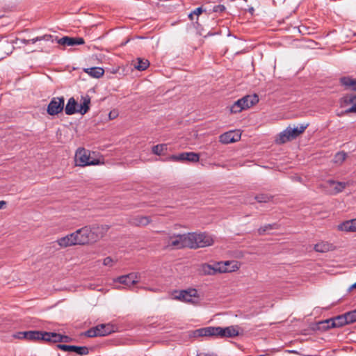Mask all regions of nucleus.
Returning <instances> with one entry per match:
<instances>
[{
	"label": "nucleus",
	"instance_id": "obj_1",
	"mask_svg": "<svg viewBox=\"0 0 356 356\" xmlns=\"http://www.w3.org/2000/svg\"><path fill=\"white\" fill-rule=\"evenodd\" d=\"M240 327L231 325L225 327H207L195 330L194 337H220L221 338H233L239 335Z\"/></svg>",
	"mask_w": 356,
	"mask_h": 356
},
{
	"label": "nucleus",
	"instance_id": "obj_2",
	"mask_svg": "<svg viewBox=\"0 0 356 356\" xmlns=\"http://www.w3.org/2000/svg\"><path fill=\"white\" fill-rule=\"evenodd\" d=\"M232 261L218 262L213 266L208 264H202L198 268V273L201 275H213L218 273H227L235 271L238 268L236 265L232 266V268H229L228 266L232 264Z\"/></svg>",
	"mask_w": 356,
	"mask_h": 356
},
{
	"label": "nucleus",
	"instance_id": "obj_3",
	"mask_svg": "<svg viewBox=\"0 0 356 356\" xmlns=\"http://www.w3.org/2000/svg\"><path fill=\"white\" fill-rule=\"evenodd\" d=\"M188 240L190 248H204L211 245L213 243L212 236L204 233H188Z\"/></svg>",
	"mask_w": 356,
	"mask_h": 356
},
{
	"label": "nucleus",
	"instance_id": "obj_4",
	"mask_svg": "<svg viewBox=\"0 0 356 356\" xmlns=\"http://www.w3.org/2000/svg\"><path fill=\"white\" fill-rule=\"evenodd\" d=\"M307 127L308 124H301L300 127H296L289 126L279 134V136L275 140L276 143L283 144L296 138L300 134L305 131Z\"/></svg>",
	"mask_w": 356,
	"mask_h": 356
},
{
	"label": "nucleus",
	"instance_id": "obj_5",
	"mask_svg": "<svg viewBox=\"0 0 356 356\" xmlns=\"http://www.w3.org/2000/svg\"><path fill=\"white\" fill-rule=\"evenodd\" d=\"M75 164L77 166L84 167L87 165H95L99 163L98 159L92 158L90 152L85 148L79 147L77 149L74 156Z\"/></svg>",
	"mask_w": 356,
	"mask_h": 356
},
{
	"label": "nucleus",
	"instance_id": "obj_6",
	"mask_svg": "<svg viewBox=\"0 0 356 356\" xmlns=\"http://www.w3.org/2000/svg\"><path fill=\"white\" fill-rule=\"evenodd\" d=\"M114 332V326L111 324H100L84 332L88 337L106 336Z\"/></svg>",
	"mask_w": 356,
	"mask_h": 356
},
{
	"label": "nucleus",
	"instance_id": "obj_7",
	"mask_svg": "<svg viewBox=\"0 0 356 356\" xmlns=\"http://www.w3.org/2000/svg\"><path fill=\"white\" fill-rule=\"evenodd\" d=\"M171 247L176 249H181L186 247L189 248L188 234L169 236L166 248Z\"/></svg>",
	"mask_w": 356,
	"mask_h": 356
},
{
	"label": "nucleus",
	"instance_id": "obj_8",
	"mask_svg": "<svg viewBox=\"0 0 356 356\" xmlns=\"http://www.w3.org/2000/svg\"><path fill=\"white\" fill-rule=\"evenodd\" d=\"M200 160V155L195 152H182L177 155H171L168 157L165 161H172L175 162H184L188 161L192 163H197Z\"/></svg>",
	"mask_w": 356,
	"mask_h": 356
},
{
	"label": "nucleus",
	"instance_id": "obj_9",
	"mask_svg": "<svg viewBox=\"0 0 356 356\" xmlns=\"http://www.w3.org/2000/svg\"><path fill=\"white\" fill-rule=\"evenodd\" d=\"M64 104L65 99L63 97L52 98L47 106V113L50 115L60 113L64 109Z\"/></svg>",
	"mask_w": 356,
	"mask_h": 356
},
{
	"label": "nucleus",
	"instance_id": "obj_10",
	"mask_svg": "<svg viewBox=\"0 0 356 356\" xmlns=\"http://www.w3.org/2000/svg\"><path fill=\"white\" fill-rule=\"evenodd\" d=\"M90 230L88 226L83 227L74 232L76 245H86L92 243L90 240Z\"/></svg>",
	"mask_w": 356,
	"mask_h": 356
},
{
	"label": "nucleus",
	"instance_id": "obj_11",
	"mask_svg": "<svg viewBox=\"0 0 356 356\" xmlns=\"http://www.w3.org/2000/svg\"><path fill=\"white\" fill-rule=\"evenodd\" d=\"M179 294L175 297V299L189 303H195L197 302L193 298H197V291L195 289L188 290H182L179 291Z\"/></svg>",
	"mask_w": 356,
	"mask_h": 356
},
{
	"label": "nucleus",
	"instance_id": "obj_12",
	"mask_svg": "<svg viewBox=\"0 0 356 356\" xmlns=\"http://www.w3.org/2000/svg\"><path fill=\"white\" fill-rule=\"evenodd\" d=\"M90 230V240L92 243L102 238L109 229L108 225H92L88 226Z\"/></svg>",
	"mask_w": 356,
	"mask_h": 356
},
{
	"label": "nucleus",
	"instance_id": "obj_13",
	"mask_svg": "<svg viewBox=\"0 0 356 356\" xmlns=\"http://www.w3.org/2000/svg\"><path fill=\"white\" fill-rule=\"evenodd\" d=\"M44 332L31 330L20 332L17 334V338L29 341H44Z\"/></svg>",
	"mask_w": 356,
	"mask_h": 356
},
{
	"label": "nucleus",
	"instance_id": "obj_14",
	"mask_svg": "<svg viewBox=\"0 0 356 356\" xmlns=\"http://www.w3.org/2000/svg\"><path fill=\"white\" fill-rule=\"evenodd\" d=\"M58 349L67 352H74L79 355H86L89 353V348L87 346H77L72 345L58 344Z\"/></svg>",
	"mask_w": 356,
	"mask_h": 356
},
{
	"label": "nucleus",
	"instance_id": "obj_15",
	"mask_svg": "<svg viewBox=\"0 0 356 356\" xmlns=\"http://www.w3.org/2000/svg\"><path fill=\"white\" fill-rule=\"evenodd\" d=\"M56 42L63 46H74L84 44L85 41L83 38H72L69 36H64L61 38L55 37Z\"/></svg>",
	"mask_w": 356,
	"mask_h": 356
},
{
	"label": "nucleus",
	"instance_id": "obj_16",
	"mask_svg": "<svg viewBox=\"0 0 356 356\" xmlns=\"http://www.w3.org/2000/svg\"><path fill=\"white\" fill-rule=\"evenodd\" d=\"M325 323L327 324V328L340 327L348 324L346 313L332 318L327 319Z\"/></svg>",
	"mask_w": 356,
	"mask_h": 356
},
{
	"label": "nucleus",
	"instance_id": "obj_17",
	"mask_svg": "<svg viewBox=\"0 0 356 356\" xmlns=\"http://www.w3.org/2000/svg\"><path fill=\"white\" fill-rule=\"evenodd\" d=\"M241 138V134L234 131H229L221 134L219 141L222 144H229L236 142Z\"/></svg>",
	"mask_w": 356,
	"mask_h": 356
},
{
	"label": "nucleus",
	"instance_id": "obj_18",
	"mask_svg": "<svg viewBox=\"0 0 356 356\" xmlns=\"http://www.w3.org/2000/svg\"><path fill=\"white\" fill-rule=\"evenodd\" d=\"M259 102V97L256 94L245 95L238 99V104L241 103L244 109L248 108Z\"/></svg>",
	"mask_w": 356,
	"mask_h": 356
},
{
	"label": "nucleus",
	"instance_id": "obj_19",
	"mask_svg": "<svg viewBox=\"0 0 356 356\" xmlns=\"http://www.w3.org/2000/svg\"><path fill=\"white\" fill-rule=\"evenodd\" d=\"M117 281L122 284H124L127 286H131L136 283H138V275L136 273H129L126 275H122L118 277Z\"/></svg>",
	"mask_w": 356,
	"mask_h": 356
},
{
	"label": "nucleus",
	"instance_id": "obj_20",
	"mask_svg": "<svg viewBox=\"0 0 356 356\" xmlns=\"http://www.w3.org/2000/svg\"><path fill=\"white\" fill-rule=\"evenodd\" d=\"M56 242L61 248H67L69 246L76 245V242L75 240L74 232L67 234L65 236L58 238Z\"/></svg>",
	"mask_w": 356,
	"mask_h": 356
},
{
	"label": "nucleus",
	"instance_id": "obj_21",
	"mask_svg": "<svg viewBox=\"0 0 356 356\" xmlns=\"http://www.w3.org/2000/svg\"><path fill=\"white\" fill-rule=\"evenodd\" d=\"M338 229L347 232H356V218L341 223L338 225Z\"/></svg>",
	"mask_w": 356,
	"mask_h": 356
},
{
	"label": "nucleus",
	"instance_id": "obj_22",
	"mask_svg": "<svg viewBox=\"0 0 356 356\" xmlns=\"http://www.w3.org/2000/svg\"><path fill=\"white\" fill-rule=\"evenodd\" d=\"M90 97L89 95L81 97V102L80 105L78 104V113L81 115L86 114L90 109Z\"/></svg>",
	"mask_w": 356,
	"mask_h": 356
},
{
	"label": "nucleus",
	"instance_id": "obj_23",
	"mask_svg": "<svg viewBox=\"0 0 356 356\" xmlns=\"http://www.w3.org/2000/svg\"><path fill=\"white\" fill-rule=\"evenodd\" d=\"M64 108L65 113L68 115L78 113V103L74 97H71L68 99V102Z\"/></svg>",
	"mask_w": 356,
	"mask_h": 356
},
{
	"label": "nucleus",
	"instance_id": "obj_24",
	"mask_svg": "<svg viewBox=\"0 0 356 356\" xmlns=\"http://www.w3.org/2000/svg\"><path fill=\"white\" fill-rule=\"evenodd\" d=\"M151 219L149 216H138L130 220V223L135 226H146L149 224Z\"/></svg>",
	"mask_w": 356,
	"mask_h": 356
},
{
	"label": "nucleus",
	"instance_id": "obj_25",
	"mask_svg": "<svg viewBox=\"0 0 356 356\" xmlns=\"http://www.w3.org/2000/svg\"><path fill=\"white\" fill-rule=\"evenodd\" d=\"M333 245L325 241H321L314 245V250L318 252H327L333 250Z\"/></svg>",
	"mask_w": 356,
	"mask_h": 356
},
{
	"label": "nucleus",
	"instance_id": "obj_26",
	"mask_svg": "<svg viewBox=\"0 0 356 356\" xmlns=\"http://www.w3.org/2000/svg\"><path fill=\"white\" fill-rule=\"evenodd\" d=\"M84 72L88 73L90 76L94 78H100L103 76L104 70L100 67H93L90 68H85Z\"/></svg>",
	"mask_w": 356,
	"mask_h": 356
},
{
	"label": "nucleus",
	"instance_id": "obj_27",
	"mask_svg": "<svg viewBox=\"0 0 356 356\" xmlns=\"http://www.w3.org/2000/svg\"><path fill=\"white\" fill-rule=\"evenodd\" d=\"M44 341L51 343L61 342L60 334L44 332Z\"/></svg>",
	"mask_w": 356,
	"mask_h": 356
},
{
	"label": "nucleus",
	"instance_id": "obj_28",
	"mask_svg": "<svg viewBox=\"0 0 356 356\" xmlns=\"http://www.w3.org/2000/svg\"><path fill=\"white\" fill-rule=\"evenodd\" d=\"M340 83L342 86L351 88L353 90L356 91V79H352L349 76H343L340 79Z\"/></svg>",
	"mask_w": 356,
	"mask_h": 356
},
{
	"label": "nucleus",
	"instance_id": "obj_29",
	"mask_svg": "<svg viewBox=\"0 0 356 356\" xmlns=\"http://www.w3.org/2000/svg\"><path fill=\"white\" fill-rule=\"evenodd\" d=\"M167 149L168 147L166 144H159L152 147V152L153 154L160 156L164 154V152L167 151Z\"/></svg>",
	"mask_w": 356,
	"mask_h": 356
},
{
	"label": "nucleus",
	"instance_id": "obj_30",
	"mask_svg": "<svg viewBox=\"0 0 356 356\" xmlns=\"http://www.w3.org/2000/svg\"><path fill=\"white\" fill-rule=\"evenodd\" d=\"M137 64L135 65V67L139 71L145 70L149 65V62L147 59L140 58L137 59Z\"/></svg>",
	"mask_w": 356,
	"mask_h": 356
},
{
	"label": "nucleus",
	"instance_id": "obj_31",
	"mask_svg": "<svg viewBox=\"0 0 356 356\" xmlns=\"http://www.w3.org/2000/svg\"><path fill=\"white\" fill-rule=\"evenodd\" d=\"M329 183L331 186H333V189L336 193L341 192L346 186V184L345 182L330 180L329 181Z\"/></svg>",
	"mask_w": 356,
	"mask_h": 356
},
{
	"label": "nucleus",
	"instance_id": "obj_32",
	"mask_svg": "<svg viewBox=\"0 0 356 356\" xmlns=\"http://www.w3.org/2000/svg\"><path fill=\"white\" fill-rule=\"evenodd\" d=\"M254 199L259 203H266L273 199V196L268 194L261 193L254 197Z\"/></svg>",
	"mask_w": 356,
	"mask_h": 356
},
{
	"label": "nucleus",
	"instance_id": "obj_33",
	"mask_svg": "<svg viewBox=\"0 0 356 356\" xmlns=\"http://www.w3.org/2000/svg\"><path fill=\"white\" fill-rule=\"evenodd\" d=\"M278 225L277 223H273V224H267L265 225L258 229V233L259 235H263L266 233V232L273 229H277Z\"/></svg>",
	"mask_w": 356,
	"mask_h": 356
},
{
	"label": "nucleus",
	"instance_id": "obj_34",
	"mask_svg": "<svg viewBox=\"0 0 356 356\" xmlns=\"http://www.w3.org/2000/svg\"><path fill=\"white\" fill-rule=\"evenodd\" d=\"M346 158V154L344 152H339L337 153L334 158V161L336 163H342Z\"/></svg>",
	"mask_w": 356,
	"mask_h": 356
},
{
	"label": "nucleus",
	"instance_id": "obj_35",
	"mask_svg": "<svg viewBox=\"0 0 356 356\" xmlns=\"http://www.w3.org/2000/svg\"><path fill=\"white\" fill-rule=\"evenodd\" d=\"M348 324L356 322V309L346 313Z\"/></svg>",
	"mask_w": 356,
	"mask_h": 356
},
{
	"label": "nucleus",
	"instance_id": "obj_36",
	"mask_svg": "<svg viewBox=\"0 0 356 356\" xmlns=\"http://www.w3.org/2000/svg\"><path fill=\"white\" fill-rule=\"evenodd\" d=\"M242 110H244L241 104H238V100L234 102V104L231 106L230 111L232 113H237L241 112Z\"/></svg>",
	"mask_w": 356,
	"mask_h": 356
},
{
	"label": "nucleus",
	"instance_id": "obj_37",
	"mask_svg": "<svg viewBox=\"0 0 356 356\" xmlns=\"http://www.w3.org/2000/svg\"><path fill=\"white\" fill-rule=\"evenodd\" d=\"M343 99L345 104L353 105L356 102V95L353 94L347 95Z\"/></svg>",
	"mask_w": 356,
	"mask_h": 356
},
{
	"label": "nucleus",
	"instance_id": "obj_38",
	"mask_svg": "<svg viewBox=\"0 0 356 356\" xmlns=\"http://www.w3.org/2000/svg\"><path fill=\"white\" fill-rule=\"evenodd\" d=\"M40 41L44 40V41H51V42H56L55 37H54L51 35L45 34L41 36H38Z\"/></svg>",
	"mask_w": 356,
	"mask_h": 356
},
{
	"label": "nucleus",
	"instance_id": "obj_39",
	"mask_svg": "<svg viewBox=\"0 0 356 356\" xmlns=\"http://www.w3.org/2000/svg\"><path fill=\"white\" fill-rule=\"evenodd\" d=\"M203 12V9L202 7H198L197 8H195L192 13H191L189 15H188V17L193 20V15H195L197 16L200 15V14H202Z\"/></svg>",
	"mask_w": 356,
	"mask_h": 356
},
{
	"label": "nucleus",
	"instance_id": "obj_40",
	"mask_svg": "<svg viewBox=\"0 0 356 356\" xmlns=\"http://www.w3.org/2000/svg\"><path fill=\"white\" fill-rule=\"evenodd\" d=\"M212 10L214 13H222L225 10V6L222 4L216 5L213 6Z\"/></svg>",
	"mask_w": 356,
	"mask_h": 356
},
{
	"label": "nucleus",
	"instance_id": "obj_41",
	"mask_svg": "<svg viewBox=\"0 0 356 356\" xmlns=\"http://www.w3.org/2000/svg\"><path fill=\"white\" fill-rule=\"evenodd\" d=\"M113 260L111 259V257H106L104 261H103V264L104 266H112L113 265Z\"/></svg>",
	"mask_w": 356,
	"mask_h": 356
},
{
	"label": "nucleus",
	"instance_id": "obj_42",
	"mask_svg": "<svg viewBox=\"0 0 356 356\" xmlns=\"http://www.w3.org/2000/svg\"><path fill=\"white\" fill-rule=\"evenodd\" d=\"M61 342L70 343L72 341V339L67 335L60 334Z\"/></svg>",
	"mask_w": 356,
	"mask_h": 356
},
{
	"label": "nucleus",
	"instance_id": "obj_43",
	"mask_svg": "<svg viewBox=\"0 0 356 356\" xmlns=\"http://www.w3.org/2000/svg\"><path fill=\"white\" fill-rule=\"evenodd\" d=\"M346 113H356V102L347 110H346Z\"/></svg>",
	"mask_w": 356,
	"mask_h": 356
},
{
	"label": "nucleus",
	"instance_id": "obj_44",
	"mask_svg": "<svg viewBox=\"0 0 356 356\" xmlns=\"http://www.w3.org/2000/svg\"><path fill=\"white\" fill-rule=\"evenodd\" d=\"M29 44H30V43H31V44H35L36 42L40 41V39H39V38H38V37H36V38H32V39L29 40Z\"/></svg>",
	"mask_w": 356,
	"mask_h": 356
},
{
	"label": "nucleus",
	"instance_id": "obj_45",
	"mask_svg": "<svg viewBox=\"0 0 356 356\" xmlns=\"http://www.w3.org/2000/svg\"><path fill=\"white\" fill-rule=\"evenodd\" d=\"M20 42L24 44H29V40L26 39H20Z\"/></svg>",
	"mask_w": 356,
	"mask_h": 356
},
{
	"label": "nucleus",
	"instance_id": "obj_46",
	"mask_svg": "<svg viewBox=\"0 0 356 356\" xmlns=\"http://www.w3.org/2000/svg\"><path fill=\"white\" fill-rule=\"evenodd\" d=\"M6 205V202L1 200L0 201V209H3L4 206Z\"/></svg>",
	"mask_w": 356,
	"mask_h": 356
},
{
	"label": "nucleus",
	"instance_id": "obj_47",
	"mask_svg": "<svg viewBox=\"0 0 356 356\" xmlns=\"http://www.w3.org/2000/svg\"><path fill=\"white\" fill-rule=\"evenodd\" d=\"M294 179H295V180H297V181H300L301 178H300V177H294Z\"/></svg>",
	"mask_w": 356,
	"mask_h": 356
},
{
	"label": "nucleus",
	"instance_id": "obj_48",
	"mask_svg": "<svg viewBox=\"0 0 356 356\" xmlns=\"http://www.w3.org/2000/svg\"><path fill=\"white\" fill-rule=\"evenodd\" d=\"M354 288H356V282L355 284H353L351 286H350V289H354Z\"/></svg>",
	"mask_w": 356,
	"mask_h": 356
}]
</instances>
